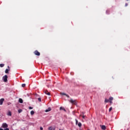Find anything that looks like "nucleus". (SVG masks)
<instances>
[{"label": "nucleus", "instance_id": "1", "mask_svg": "<svg viewBox=\"0 0 130 130\" xmlns=\"http://www.w3.org/2000/svg\"><path fill=\"white\" fill-rule=\"evenodd\" d=\"M3 80L4 82H5V83H7V82H8V76L5 75L4 76H3Z\"/></svg>", "mask_w": 130, "mask_h": 130}, {"label": "nucleus", "instance_id": "2", "mask_svg": "<svg viewBox=\"0 0 130 130\" xmlns=\"http://www.w3.org/2000/svg\"><path fill=\"white\" fill-rule=\"evenodd\" d=\"M70 102L72 103V104H74L75 105H77V101L76 100H73V99H71L70 100Z\"/></svg>", "mask_w": 130, "mask_h": 130}, {"label": "nucleus", "instance_id": "3", "mask_svg": "<svg viewBox=\"0 0 130 130\" xmlns=\"http://www.w3.org/2000/svg\"><path fill=\"white\" fill-rule=\"evenodd\" d=\"M34 54H35V55H37L38 56H39V55H40V52H39L37 50L34 51Z\"/></svg>", "mask_w": 130, "mask_h": 130}, {"label": "nucleus", "instance_id": "4", "mask_svg": "<svg viewBox=\"0 0 130 130\" xmlns=\"http://www.w3.org/2000/svg\"><path fill=\"white\" fill-rule=\"evenodd\" d=\"M8 124H7L6 123H4L2 124V127H3V128H7V127H8Z\"/></svg>", "mask_w": 130, "mask_h": 130}, {"label": "nucleus", "instance_id": "5", "mask_svg": "<svg viewBox=\"0 0 130 130\" xmlns=\"http://www.w3.org/2000/svg\"><path fill=\"white\" fill-rule=\"evenodd\" d=\"M44 92L45 94H46V95H48L49 96L50 95V92H48L47 90H44Z\"/></svg>", "mask_w": 130, "mask_h": 130}, {"label": "nucleus", "instance_id": "6", "mask_svg": "<svg viewBox=\"0 0 130 130\" xmlns=\"http://www.w3.org/2000/svg\"><path fill=\"white\" fill-rule=\"evenodd\" d=\"M4 101H5V99H1L0 100V105H3V103H4Z\"/></svg>", "mask_w": 130, "mask_h": 130}, {"label": "nucleus", "instance_id": "7", "mask_svg": "<svg viewBox=\"0 0 130 130\" xmlns=\"http://www.w3.org/2000/svg\"><path fill=\"white\" fill-rule=\"evenodd\" d=\"M51 111V108L49 107L48 108V109H46L45 110V112H49V111Z\"/></svg>", "mask_w": 130, "mask_h": 130}, {"label": "nucleus", "instance_id": "8", "mask_svg": "<svg viewBox=\"0 0 130 130\" xmlns=\"http://www.w3.org/2000/svg\"><path fill=\"white\" fill-rule=\"evenodd\" d=\"M101 128H102V129H103V130L106 129V126H105V125H102Z\"/></svg>", "mask_w": 130, "mask_h": 130}, {"label": "nucleus", "instance_id": "9", "mask_svg": "<svg viewBox=\"0 0 130 130\" xmlns=\"http://www.w3.org/2000/svg\"><path fill=\"white\" fill-rule=\"evenodd\" d=\"M7 115L8 116H12V112L11 111H9L8 113H7Z\"/></svg>", "mask_w": 130, "mask_h": 130}, {"label": "nucleus", "instance_id": "10", "mask_svg": "<svg viewBox=\"0 0 130 130\" xmlns=\"http://www.w3.org/2000/svg\"><path fill=\"white\" fill-rule=\"evenodd\" d=\"M60 110H63L64 111H67V110H66V109H64V108H63L62 107H60Z\"/></svg>", "mask_w": 130, "mask_h": 130}, {"label": "nucleus", "instance_id": "11", "mask_svg": "<svg viewBox=\"0 0 130 130\" xmlns=\"http://www.w3.org/2000/svg\"><path fill=\"white\" fill-rule=\"evenodd\" d=\"M112 100H113V97H112V96L110 97L109 99V101H112Z\"/></svg>", "mask_w": 130, "mask_h": 130}, {"label": "nucleus", "instance_id": "12", "mask_svg": "<svg viewBox=\"0 0 130 130\" xmlns=\"http://www.w3.org/2000/svg\"><path fill=\"white\" fill-rule=\"evenodd\" d=\"M19 103H23V100L22 99H19Z\"/></svg>", "mask_w": 130, "mask_h": 130}, {"label": "nucleus", "instance_id": "13", "mask_svg": "<svg viewBox=\"0 0 130 130\" xmlns=\"http://www.w3.org/2000/svg\"><path fill=\"white\" fill-rule=\"evenodd\" d=\"M9 71H10V70L7 69L5 70V73H6V74H9Z\"/></svg>", "mask_w": 130, "mask_h": 130}, {"label": "nucleus", "instance_id": "14", "mask_svg": "<svg viewBox=\"0 0 130 130\" xmlns=\"http://www.w3.org/2000/svg\"><path fill=\"white\" fill-rule=\"evenodd\" d=\"M78 125L79 127H81L82 126V123L81 122H79L78 124Z\"/></svg>", "mask_w": 130, "mask_h": 130}, {"label": "nucleus", "instance_id": "15", "mask_svg": "<svg viewBox=\"0 0 130 130\" xmlns=\"http://www.w3.org/2000/svg\"><path fill=\"white\" fill-rule=\"evenodd\" d=\"M105 103H108V102H109V100L106 99L105 100Z\"/></svg>", "mask_w": 130, "mask_h": 130}, {"label": "nucleus", "instance_id": "16", "mask_svg": "<svg viewBox=\"0 0 130 130\" xmlns=\"http://www.w3.org/2000/svg\"><path fill=\"white\" fill-rule=\"evenodd\" d=\"M34 113H35V112H34V111H31L30 112L31 115H34Z\"/></svg>", "mask_w": 130, "mask_h": 130}, {"label": "nucleus", "instance_id": "17", "mask_svg": "<svg viewBox=\"0 0 130 130\" xmlns=\"http://www.w3.org/2000/svg\"><path fill=\"white\" fill-rule=\"evenodd\" d=\"M53 129V127H52V126H50L48 128V130H52Z\"/></svg>", "mask_w": 130, "mask_h": 130}, {"label": "nucleus", "instance_id": "18", "mask_svg": "<svg viewBox=\"0 0 130 130\" xmlns=\"http://www.w3.org/2000/svg\"><path fill=\"white\" fill-rule=\"evenodd\" d=\"M1 68H4L5 67V64H0Z\"/></svg>", "mask_w": 130, "mask_h": 130}, {"label": "nucleus", "instance_id": "19", "mask_svg": "<svg viewBox=\"0 0 130 130\" xmlns=\"http://www.w3.org/2000/svg\"><path fill=\"white\" fill-rule=\"evenodd\" d=\"M18 113H21V112H22V111H23V110H22V109H19V110H18Z\"/></svg>", "mask_w": 130, "mask_h": 130}, {"label": "nucleus", "instance_id": "20", "mask_svg": "<svg viewBox=\"0 0 130 130\" xmlns=\"http://www.w3.org/2000/svg\"><path fill=\"white\" fill-rule=\"evenodd\" d=\"M26 86V84H22V87H23V88H24V87H25Z\"/></svg>", "mask_w": 130, "mask_h": 130}, {"label": "nucleus", "instance_id": "21", "mask_svg": "<svg viewBox=\"0 0 130 130\" xmlns=\"http://www.w3.org/2000/svg\"><path fill=\"white\" fill-rule=\"evenodd\" d=\"M111 110H112V107H110L109 108V112H110V111H111Z\"/></svg>", "mask_w": 130, "mask_h": 130}, {"label": "nucleus", "instance_id": "22", "mask_svg": "<svg viewBox=\"0 0 130 130\" xmlns=\"http://www.w3.org/2000/svg\"><path fill=\"white\" fill-rule=\"evenodd\" d=\"M38 101H39L40 102H41V98H39L38 99Z\"/></svg>", "mask_w": 130, "mask_h": 130}, {"label": "nucleus", "instance_id": "23", "mask_svg": "<svg viewBox=\"0 0 130 130\" xmlns=\"http://www.w3.org/2000/svg\"><path fill=\"white\" fill-rule=\"evenodd\" d=\"M75 121H76V125L78 124V120H77V119H75Z\"/></svg>", "mask_w": 130, "mask_h": 130}, {"label": "nucleus", "instance_id": "24", "mask_svg": "<svg viewBox=\"0 0 130 130\" xmlns=\"http://www.w3.org/2000/svg\"><path fill=\"white\" fill-rule=\"evenodd\" d=\"M109 103H110V104H112L113 103L112 101H109Z\"/></svg>", "mask_w": 130, "mask_h": 130}, {"label": "nucleus", "instance_id": "25", "mask_svg": "<svg viewBox=\"0 0 130 130\" xmlns=\"http://www.w3.org/2000/svg\"><path fill=\"white\" fill-rule=\"evenodd\" d=\"M29 109H33V107H29Z\"/></svg>", "mask_w": 130, "mask_h": 130}, {"label": "nucleus", "instance_id": "26", "mask_svg": "<svg viewBox=\"0 0 130 130\" xmlns=\"http://www.w3.org/2000/svg\"><path fill=\"white\" fill-rule=\"evenodd\" d=\"M127 6H128V4H127V3H126L125 5V7H127Z\"/></svg>", "mask_w": 130, "mask_h": 130}, {"label": "nucleus", "instance_id": "27", "mask_svg": "<svg viewBox=\"0 0 130 130\" xmlns=\"http://www.w3.org/2000/svg\"><path fill=\"white\" fill-rule=\"evenodd\" d=\"M62 95H64L65 96H66L67 94L64 93H61Z\"/></svg>", "mask_w": 130, "mask_h": 130}, {"label": "nucleus", "instance_id": "28", "mask_svg": "<svg viewBox=\"0 0 130 130\" xmlns=\"http://www.w3.org/2000/svg\"><path fill=\"white\" fill-rule=\"evenodd\" d=\"M85 117H86V116H84V115L82 116V118L85 119Z\"/></svg>", "mask_w": 130, "mask_h": 130}, {"label": "nucleus", "instance_id": "29", "mask_svg": "<svg viewBox=\"0 0 130 130\" xmlns=\"http://www.w3.org/2000/svg\"><path fill=\"white\" fill-rule=\"evenodd\" d=\"M67 96L68 98H70V95H68V94H66V95Z\"/></svg>", "mask_w": 130, "mask_h": 130}, {"label": "nucleus", "instance_id": "30", "mask_svg": "<svg viewBox=\"0 0 130 130\" xmlns=\"http://www.w3.org/2000/svg\"><path fill=\"white\" fill-rule=\"evenodd\" d=\"M4 130H10V129H9V128H6L4 129Z\"/></svg>", "mask_w": 130, "mask_h": 130}, {"label": "nucleus", "instance_id": "31", "mask_svg": "<svg viewBox=\"0 0 130 130\" xmlns=\"http://www.w3.org/2000/svg\"><path fill=\"white\" fill-rule=\"evenodd\" d=\"M40 129H41V130H43V127H40Z\"/></svg>", "mask_w": 130, "mask_h": 130}, {"label": "nucleus", "instance_id": "32", "mask_svg": "<svg viewBox=\"0 0 130 130\" xmlns=\"http://www.w3.org/2000/svg\"><path fill=\"white\" fill-rule=\"evenodd\" d=\"M0 130H4V129L0 128Z\"/></svg>", "mask_w": 130, "mask_h": 130}, {"label": "nucleus", "instance_id": "33", "mask_svg": "<svg viewBox=\"0 0 130 130\" xmlns=\"http://www.w3.org/2000/svg\"><path fill=\"white\" fill-rule=\"evenodd\" d=\"M8 68L9 69V68H10V67H9V66H8Z\"/></svg>", "mask_w": 130, "mask_h": 130}, {"label": "nucleus", "instance_id": "34", "mask_svg": "<svg viewBox=\"0 0 130 130\" xmlns=\"http://www.w3.org/2000/svg\"><path fill=\"white\" fill-rule=\"evenodd\" d=\"M127 1V2H128V1H129V0H126Z\"/></svg>", "mask_w": 130, "mask_h": 130}, {"label": "nucleus", "instance_id": "35", "mask_svg": "<svg viewBox=\"0 0 130 130\" xmlns=\"http://www.w3.org/2000/svg\"><path fill=\"white\" fill-rule=\"evenodd\" d=\"M53 130H55V129H53Z\"/></svg>", "mask_w": 130, "mask_h": 130}]
</instances>
